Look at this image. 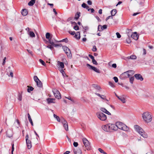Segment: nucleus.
<instances>
[{
	"mask_svg": "<svg viewBox=\"0 0 154 154\" xmlns=\"http://www.w3.org/2000/svg\"><path fill=\"white\" fill-rule=\"evenodd\" d=\"M142 118L146 122L149 123L152 120V117L151 113L148 112H144L142 114Z\"/></svg>",
	"mask_w": 154,
	"mask_h": 154,
	"instance_id": "obj_1",
	"label": "nucleus"
},
{
	"mask_svg": "<svg viewBox=\"0 0 154 154\" xmlns=\"http://www.w3.org/2000/svg\"><path fill=\"white\" fill-rule=\"evenodd\" d=\"M134 128L144 138L147 137V135L145 134V132L143 129L137 125H134Z\"/></svg>",
	"mask_w": 154,
	"mask_h": 154,
	"instance_id": "obj_2",
	"label": "nucleus"
},
{
	"mask_svg": "<svg viewBox=\"0 0 154 154\" xmlns=\"http://www.w3.org/2000/svg\"><path fill=\"white\" fill-rule=\"evenodd\" d=\"M96 115L98 118L101 121H104L107 119L106 116L101 112H97Z\"/></svg>",
	"mask_w": 154,
	"mask_h": 154,
	"instance_id": "obj_3",
	"label": "nucleus"
},
{
	"mask_svg": "<svg viewBox=\"0 0 154 154\" xmlns=\"http://www.w3.org/2000/svg\"><path fill=\"white\" fill-rule=\"evenodd\" d=\"M62 48L67 57L69 58H71L72 57V54L69 49L66 46H63Z\"/></svg>",
	"mask_w": 154,
	"mask_h": 154,
	"instance_id": "obj_4",
	"label": "nucleus"
},
{
	"mask_svg": "<svg viewBox=\"0 0 154 154\" xmlns=\"http://www.w3.org/2000/svg\"><path fill=\"white\" fill-rule=\"evenodd\" d=\"M83 143L87 150L90 149V146L88 140L85 138H82Z\"/></svg>",
	"mask_w": 154,
	"mask_h": 154,
	"instance_id": "obj_5",
	"label": "nucleus"
},
{
	"mask_svg": "<svg viewBox=\"0 0 154 154\" xmlns=\"http://www.w3.org/2000/svg\"><path fill=\"white\" fill-rule=\"evenodd\" d=\"M26 141L28 149H30L32 147L31 142L29 139V137L28 134L26 136Z\"/></svg>",
	"mask_w": 154,
	"mask_h": 154,
	"instance_id": "obj_6",
	"label": "nucleus"
},
{
	"mask_svg": "<svg viewBox=\"0 0 154 154\" xmlns=\"http://www.w3.org/2000/svg\"><path fill=\"white\" fill-rule=\"evenodd\" d=\"M61 122L62 123L63 125V127L65 128V129L67 131H68V126L67 122L66 121L65 119L63 118L61 119Z\"/></svg>",
	"mask_w": 154,
	"mask_h": 154,
	"instance_id": "obj_7",
	"label": "nucleus"
},
{
	"mask_svg": "<svg viewBox=\"0 0 154 154\" xmlns=\"http://www.w3.org/2000/svg\"><path fill=\"white\" fill-rule=\"evenodd\" d=\"M55 97L58 99L61 98V95L60 92L57 90H55L53 91Z\"/></svg>",
	"mask_w": 154,
	"mask_h": 154,
	"instance_id": "obj_8",
	"label": "nucleus"
},
{
	"mask_svg": "<svg viewBox=\"0 0 154 154\" xmlns=\"http://www.w3.org/2000/svg\"><path fill=\"white\" fill-rule=\"evenodd\" d=\"M86 66L88 67L90 69H91L97 73H100V71L99 69L88 63H87Z\"/></svg>",
	"mask_w": 154,
	"mask_h": 154,
	"instance_id": "obj_9",
	"label": "nucleus"
},
{
	"mask_svg": "<svg viewBox=\"0 0 154 154\" xmlns=\"http://www.w3.org/2000/svg\"><path fill=\"white\" fill-rule=\"evenodd\" d=\"M129 75L128 74L127 71L121 74L120 75L119 78L122 80H124L126 78L129 77Z\"/></svg>",
	"mask_w": 154,
	"mask_h": 154,
	"instance_id": "obj_10",
	"label": "nucleus"
},
{
	"mask_svg": "<svg viewBox=\"0 0 154 154\" xmlns=\"http://www.w3.org/2000/svg\"><path fill=\"white\" fill-rule=\"evenodd\" d=\"M107 28V26L106 25H104L102 26L100 25H98V30L99 31L101 32L104 29H106Z\"/></svg>",
	"mask_w": 154,
	"mask_h": 154,
	"instance_id": "obj_11",
	"label": "nucleus"
},
{
	"mask_svg": "<svg viewBox=\"0 0 154 154\" xmlns=\"http://www.w3.org/2000/svg\"><path fill=\"white\" fill-rule=\"evenodd\" d=\"M134 76L137 80H140L142 81L143 80V78L142 75L140 74H136L134 75Z\"/></svg>",
	"mask_w": 154,
	"mask_h": 154,
	"instance_id": "obj_12",
	"label": "nucleus"
},
{
	"mask_svg": "<svg viewBox=\"0 0 154 154\" xmlns=\"http://www.w3.org/2000/svg\"><path fill=\"white\" fill-rule=\"evenodd\" d=\"M131 37L135 40H137L138 38L139 35L136 32H134L131 35Z\"/></svg>",
	"mask_w": 154,
	"mask_h": 154,
	"instance_id": "obj_13",
	"label": "nucleus"
},
{
	"mask_svg": "<svg viewBox=\"0 0 154 154\" xmlns=\"http://www.w3.org/2000/svg\"><path fill=\"white\" fill-rule=\"evenodd\" d=\"M6 135L7 137H12L13 135V132L10 129L8 130L6 132Z\"/></svg>",
	"mask_w": 154,
	"mask_h": 154,
	"instance_id": "obj_14",
	"label": "nucleus"
},
{
	"mask_svg": "<svg viewBox=\"0 0 154 154\" xmlns=\"http://www.w3.org/2000/svg\"><path fill=\"white\" fill-rule=\"evenodd\" d=\"M123 123L120 122H117L116 123V128H118L120 129H121Z\"/></svg>",
	"mask_w": 154,
	"mask_h": 154,
	"instance_id": "obj_15",
	"label": "nucleus"
},
{
	"mask_svg": "<svg viewBox=\"0 0 154 154\" xmlns=\"http://www.w3.org/2000/svg\"><path fill=\"white\" fill-rule=\"evenodd\" d=\"M115 93V95L118 98L119 100H120L123 103H125L126 102L125 99L123 97H119V96L116 93Z\"/></svg>",
	"mask_w": 154,
	"mask_h": 154,
	"instance_id": "obj_16",
	"label": "nucleus"
},
{
	"mask_svg": "<svg viewBox=\"0 0 154 154\" xmlns=\"http://www.w3.org/2000/svg\"><path fill=\"white\" fill-rule=\"evenodd\" d=\"M55 100V98H48L46 100L48 104L51 103H55V102L54 101Z\"/></svg>",
	"mask_w": 154,
	"mask_h": 154,
	"instance_id": "obj_17",
	"label": "nucleus"
},
{
	"mask_svg": "<svg viewBox=\"0 0 154 154\" xmlns=\"http://www.w3.org/2000/svg\"><path fill=\"white\" fill-rule=\"evenodd\" d=\"M100 110L102 112L108 115H111V113L107 111L105 108H101L100 109Z\"/></svg>",
	"mask_w": 154,
	"mask_h": 154,
	"instance_id": "obj_18",
	"label": "nucleus"
},
{
	"mask_svg": "<svg viewBox=\"0 0 154 154\" xmlns=\"http://www.w3.org/2000/svg\"><path fill=\"white\" fill-rule=\"evenodd\" d=\"M95 94L98 96L100 97L102 99L107 101H108V100L106 99V96L103 95H101L100 94L97 93H95Z\"/></svg>",
	"mask_w": 154,
	"mask_h": 154,
	"instance_id": "obj_19",
	"label": "nucleus"
},
{
	"mask_svg": "<svg viewBox=\"0 0 154 154\" xmlns=\"http://www.w3.org/2000/svg\"><path fill=\"white\" fill-rule=\"evenodd\" d=\"M121 130L125 131H128L129 130V128L125 124L123 123Z\"/></svg>",
	"mask_w": 154,
	"mask_h": 154,
	"instance_id": "obj_20",
	"label": "nucleus"
},
{
	"mask_svg": "<svg viewBox=\"0 0 154 154\" xmlns=\"http://www.w3.org/2000/svg\"><path fill=\"white\" fill-rule=\"evenodd\" d=\"M21 13L22 14L23 16L26 15L28 14L27 10L26 9H23L21 12Z\"/></svg>",
	"mask_w": 154,
	"mask_h": 154,
	"instance_id": "obj_21",
	"label": "nucleus"
},
{
	"mask_svg": "<svg viewBox=\"0 0 154 154\" xmlns=\"http://www.w3.org/2000/svg\"><path fill=\"white\" fill-rule=\"evenodd\" d=\"M75 19L76 20H77V12L75 13L74 18H73V17H70L68 18L67 19V21H69L72 20H74Z\"/></svg>",
	"mask_w": 154,
	"mask_h": 154,
	"instance_id": "obj_22",
	"label": "nucleus"
},
{
	"mask_svg": "<svg viewBox=\"0 0 154 154\" xmlns=\"http://www.w3.org/2000/svg\"><path fill=\"white\" fill-rule=\"evenodd\" d=\"M68 32L71 35H75L74 36V37L76 39H77V34H75V32L74 31H69Z\"/></svg>",
	"mask_w": 154,
	"mask_h": 154,
	"instance_id": "obj_23",
	"label": "nucleus"
},
{
	"mask_svg": "<svg viewBox=\"0 0 154 154\" xmlns=\"http://www.w3.org/2000/svg\"><path fill=\"white\" fill-rule=\"evenodd\" d=\"M70 23L72 24V26H73L74 29L75 30H77V24L75 22L71 21Z\"/></svg>",
	"mask_w": 154,
	"mask_h": 154,
	"instance_id": "obj_24",
	"label": "nucleus"
},
{
	"mask_svg": "<svg viewBox=\"0 0 154 154\" xmlns=\"http://www.w3.org/2000/svg\"><path fill=\"white\" fill-rule=\"evenodd\" d=\"M127 72H128V74L129 76V77L131 76L132 75L135 73V72L133 70H130L127 71Z\"/></svg>",
	"mask_w": 154,
	"mask_h": 154,
	"instance_id": "obj_25",
	"label": "nucleus"
},
{
	"mask_svg": "<svg viewBox=\"0 0 154 154\" xmlns=\"http://www.w3.org/2000/svg\"><path fill=\"white\" fill-rule=\"evenodd\" d=\"M52 35H51L49 32H47L45 35L46 38L48 40L50 39V38H52Z\"/></svg>",
	"mask_w": 154,
	"mask_h": 154,
	"instance_id": "obj_26",
	"label": "nucleus"
},
{
	"mask_svg": "<svg viewBox=\"0 0 154 154\" xmlns=\"http://www.w3.org/2000/svg\"><path fill=\"white\" fill-rule=\"evenodd\" d=\"M108 125H103L102 126V128L105 131L108 132Z\"/></svg>",
	"mask_w": 154,
	"mask_h": 154,
	"instance_id": "obj_27",
	"label": "nucleus"
},
{
	"mask_svg": "<svg viewBox=\"0 0 154 154\" xmlns=\"http://www.w3.org/2000/svg\"><path fill=\"white\" fill-rule=\"evenodd\" d=\"M57 63L59 66L61 68V69L64 68V64L63 62L58 61Z\"/></svg>",
	"mask_w": 154,
	"mask_h": 154,
	"instance_id": "obj_28",
	"label": "nucleus"
},
{
	"mask_svg": "<svg viewBox=\"0 0 154 154\" xmlns=\"http://www.w3.org/2000/svg\"><path fill=\"white\" fill-rule=\"evenodd\" d=\"M36 0H31L28 3V5L29 6H32L35 3V1Z\"/></svg>",
	"mask_w": 154,
	"mask_h": 154,
	"instance_id": "obj_29",
	"label": "nucleus"
},
{
	"mask_svg": "<svg viewBox=\"0 0 154 154\" xmlns=\"http://www.w3.org/2000/svg\"><path fill=\"white\" fill-rule=\"evenodd\" d=\"M37 86L39 88H41L42 87V84L40 80L36 82Z\"/></svg>",
	"mask_w": 154,
	"mask_h": 154,
	"instance_id": "obj_30",
	"label": "nucleus"
},
{
	"mask_svg": "<svg viewBox=\"0 0 154 154\" xmlns=\"http://www.w3.org/2000/svg\"><path fill=\"white\" fill-rule=\"evenodd\" d=\"M55 41L57 42H65V43H67L68 42V40L67 38H66L64 39H63L61 40L58 41H56V40H54Z\"/></svg>",
	"mask_w": 154,
	"mask_h": 154,
	"instance_id": "obj_31",
	"label": "nucleus"
},
{
	"mask_svg": "<svg viewBox=\"0 0 154 154\" xmlns=\"http://www.w3.org/2000/svg\"><path fill=\"white\" fill-rule=\"evenodd\" d=\"M117 12V10L116 9H113L111 10V15L112 16H113L115 15Z\"/></svg>",
	"mask_w": 154,
	"mask_h": 154,
	"instance_id": "obj_32",
	"label": "nucleus"
},
{
	"mask_svg": "<svg viewBox=\"0 0 154 154\" xmlns=\"http://www.w3.org/2000/svg\"><path fill=\"white\" fill-rule=\"evenodd\" d=\"M28 117L29 120V122L30 123L31 125L32 126H33V122H32V119L31 118L30 116L29 113H28Z\"/></svg>",
	"mask_w": 154,
	"mask_h": 154,
	"instance_id": "obj_33",
	"label": "nucleus"
},
{
	"mask_svg": "<svg viewBox=\"0 0 154 154\" xmlns=\"http://www.w3.org/2000/svg\"><path fill=\"white\" fill-rule=\"evenodd\" d=\"M127 58L128 59H136L137 58V57L135 55H132L128 57Z\"/></svg>",
	"mask_w": 154,
	"mask_h": 154,
	"instance_id": "obj_34",
	"label": "nucleus"
},
{
	"mask_svg": "<svg viewBox=\"0 0 154 154\" xmlns=\"http://www.w3.org/2000/svg\"><path fill=\"white\" fill-rule=\"evenodd\" d=\"M28 34L31 37H35V35L33 32L32 31H30L29 32Z\"/></svg>",
	"mask_w": 154,
	"mask_h": 154,
	"instance_id": "obj_35",
	"label": "nucleus"
},
{
	"mask_svg": "<svg viewBox=\"0 0 154 154\" xmlns=\"http://www.w3.org/2000/svg\"><path fill=\"white\" fill-rule=\"evenodd\" d=\"M27 87L28 88L27 89V92L29 93H30L31 91H33L34 88L32 86H28Z\"/></svg>",
	"mask_w": 154,
	"mask_h": 154,
	"instance_id": "obj_36",
	"label": "nucleus"
},
{
	"mask_svg": "<svg viewBox=\"0 0 154 154\" xmlns=\"http://www.w3.org/2000/svg\"><path fill=\"white\" fill-rule=\"evenodd\" d=\"M54 118L56 119L58 122H60V121H61V119H60V117L58 116H57L55 114H54Z\"/></svg>",
	"mask_w": 154,
	"mask_h": 154,
	"instance_id": "obj_37",
	"label": "nucleus"
},
{
	"mask_svg": "<svg viewBox=\"0 0 154 154\" xmlns=\"http://www.w3.org/2000/svg\"><path fill=\"white\" fill-rule=\"evenodd\" d=\"M82 7L85 8L87 9L89 8V7L85 3H83L82 5Z\"/></svg>",
	"mask_w": 154,
	"mask_h": 154,
	"instance_id": "obj_38",
	"label": "nucleus"
},
{
	"mask_svg": "<svg viewBox=\"0 0 154 154\" xmlns=\"http://www.w3.org/2000/svg\"><path fill=\"white\" fill-rule=\"evenodd\" d=\"M107 125H108V132L109 131H110V130H111V128H112V127L111 126H114V125L113 124H107Z\"/></svg>",
	"mask_w": 154,
	"mask_h": 154,
	"instance_id": "obj_39",
	"label": "nucleus"
},
{
	"mask_svg": "<svg viewBox=\"0 0 154 154\" xmlns=\"http://www.w3.org/2000/svg\"><path fill=\"white\" fill-rule=\"evenodd\" d=\"M22 94L20 93H19L18 94V99L19 101H21L22 100Z\"/></svg>",
	"mask_w": 154,
	"mask_h": 154,
	"instance_id": "obj_40",
	"label": "nucleus"
},
{
	"mask_svg": "<svg viewBox=\"0 0 154 154\" xmlns=\"http://www.w3.org/2000/svg\"><path fill=\"white\" fill-rule=\"evenodd\" d=\"M134 76L131 77L129 78V81L131 84H132L133 83V82L134 80Z\"/></svg>",
	"mask_w": 154,
	"mask_h": 154,
	"instance_id": "obj_41",
	"label": "nucleus"
},
{
	"mask_svg": "<svg viewBox=\"0 0 154 154\" xmlns=\"http://www.w3.org/2000/svg\"><path fill=\"white\" fill-rule=\"evenodd\" d=\"M60 72L62 73V75L63 77H65V76H67L65 72L63 70V69H60Z\"/></svg>",
	"mask_w": 154,
	"mask_h": 154,
	"instance_id": "obj_42",
	"label": "nucleus"
},
{
	"mask_svg": "<svg viewBox=\"0 0 154 154\" xmlns=\"http://www.w3.org/2000/svg\"><path fill=\"white\" fill-rule=\"evenodd\" d=\"M33 78L35 81L36 82H38V81H39L40 80L38 78V77L36 75L34 76Z\"/></svg>",
	"mask_w": 154,
	"mask_h": 154,
	"instance_id": "obj_43",
	"label": "nucleus"
},
{
	"mask_svg": "<svg viewBox=\"0 0 154 154\" xmlns=\"http://www.w3.org/2000/svg\"><path fill=\"white\" fill-rule=\"evenodd\" d=\"M40 62L43 66H45L46 64L44 61L41 59H40L39 60Z\"/></svg>",
	"mask_w": 154,
	"mask_h": 154,
	"instance_id": "obj_44",
	"label": "nucleus"
},
{
	"mask_svg": "<svg viewBox=\"0 0 154 154\" xmlns=\"http://www.w3.org/2000/svg\"><path fill=\"white\" fill-rule=\"evenodd\" d=\"M126 42L128 43H130L131 41V38L128 36V38L126 39Z\"/></svg>",
	"mask_w": 154,
	"mask_h": 154,
	"instance_id": "obj_45",
	"label": "nucleus"
},
{
	"mask_svg": "<svg viewBox=\"0 0 154 154\" xmlns=\"http://www.w3.org/2000/svg\"><path fill=\"white\" fill-rule=\"evenodd\" d=\"M97 48L95 45H93L92 50L94 52H96L97 51Z\"/></svg>",
	"mask_w": 154,
	"mask_h": 154,
	"instance_id": "obj_46",
	"label": "nucleus"
},
{
	"mask_svg": "<svg viewBox=\"0 0 154 154\" xmlns=\"http://www.w3.org/2000/svg\"><path fill=\"white\" fill-rule=\"evenodd\" d=\"M78 135H79L78 136L79 137V138H80L81 139H82V138H84V136L82 134L79 133H78Z\"/></svg>",
	"mask_w": 154,
	"mask_h": 154,
	"instance_id": "obj_47",
	"label": "nucleus"
},
{
	"mask_svg": "<svg viewBox=\"0 0 154 154\" xmlns=\"http://www.w3.org/2000/svg\"><path fill=\"white\" fill-rule=\"evenodd\" d=\"M109 84L110 86L112 88H114L115 87V86L114 85L113 83L111 82H109Z\"/></svg>",
	"mask_w": 154,
	"mask_h": 154,
	"instance_id": "obj_48",
	"label": "nucleus"
},
{
	"mask_svg": "<svg viewBox=\"0 0 154 154\" xmlns=\"http://www.w3.org/2000/svg\"><path fill=\"white\" fill-rule=\"evenodd\" d=\"M48 42L51 44L52 45H53L54 44V43L53 42V40H51V39L50 38V39L48 40Z\"/></svg>",
	"mask_w": 154,
	"mask_h": 154,
	"instance_id": "obj_49",
	"label": "nucleus"
},
{
	"mask_svg": "<svg viewBox=\"0 0 154 154\" xmlns=\"http://www.w3.org/2000/svg\"><path fill=\"white\" fill-rule=\"evenodd\" d=\"M12 151H11V153L12 154H13V152L14 150V143H12Z\"/></svg>",
	"mask_w": 154,
	"mask_h": 154,
	"instance_id": "obj_50",
	"label": "nucleus"
},
{
	"mask_svg": "<svg viewBox=\"0 0 154 154\" xmlns=\"http://www.w3.org/2000/svg\"><path fill=\"white\" fill-rule=\"evenodd\" d=\"M116 35L117 38H120L121 37V35L118 32H116Z\"/></svg>",
	"mask_w": 154,
	"mask_h": 154,
	"instance_id": "obj_51",
	"label": "nucleus"
},
{
	"mask_svg": "<svg viewBox=\"0 0 154 154\" xmlns=\"http://www.w3.org/2000/svg\"><path fill=\"white\" fill-rule=\"evenodd\" d=\"M113 79L114 80V81L115 82L117 83L118 82V79L117 77L116 76H115L113 78Z\"/></svg>",
	"mask_w": 154,
	"mask_h": 154,
	"instance_id": "obj_52",
	"label": "nucleus"
},
{
	"mask_svg": "<svg viewBox=\"0 0 154 154\" xmlns=\"http://www.w3.org/2000/svg\"><path fill=\"white\" fill-rule=\"evenodd\" d=\"M52 46V45H49L47 46V47L52 50L54 49V47Z\"/></svg>",
	"mask_w": 154,
	"mask_h": 154,
	"instance_id": "obj_53",
	"label": "nucleus"
},
{
	"mask_svg": "<svg viewBox=\"0 0 154 154\" xmlns=\"http://www.w3.org/2000/svg\"><path fill=\"white\" fill-rule=\"evenodd\" d=\"M98 86L96 84H94L92 85V86L96 89L97 88Z\"/></svg>",
	"mask_w": 154,
	"mask_h": 154,
	"instance_id": "obj_54",
	"label": "nucleus"
},
{
	"mask_svg": "<svg viewBox=\"0 0 154 154\" xmlns=\"http://www.w3.org/2000/svg\"><path fill=\"white\" fill-rule=\"evenodd\" d=\"M92 62L94 64L97 65L98 64L97 62L94 59L92 60Z\"/></svg>",
	"mask_w": 154,
	"mask_h": 154,
	"instance_id": "obj_55",
	"label": "nucleus"
},
{
	"mask_svg": "<svg viewBox=\"0 0 154 154\" xmlns=\"http://www.w3.org/2000/svg\"><path fill=\"white\" fill-rule=\"evenodd\" d=\"M112 15H111V16H108V17H107L106 19V21H107L109 18L112 19Z\"/></svg>",
	"mask_w": 154,
	"mask_h": 154,
	"instance_id": "obj_56",
	"label": "nucleus"
},
{
	"mask_svg": "<svg viewBox=\"0 0 154 154\" xmlns=\"http://www.w3.org/2000/svg\"><path fill=\"white\" fill-rule=\"evenodd\" d=\"M88 56L92 59V60L94 59V57L91 54H89L88 55Z\"/></svg>",
	"mask_w": 154,
	"mask_h": 154,
	"instance_id": "obj_57",
	"label": "nucleus"
},
{
	"mask_svg": "<svg viewBox=\"0 0 154 154\" xmlns=\"http://www.w3.org/2000/svg\"><path fill=\"white\" fill-rule=\"evenodd\" d=\"M82 152L80 149H78V154H82Z\"/></svg>",
	"mask_w": 154,
	"mask_h": 154,
	"instance_id": "obj_58",
	"label": "nucleus"
},
{
	"mask_svg": "<svg viewBox=\"0 0 154 154\" xmlns=\"http://www.w3.org/2000/svg\"><path fill=\"white\" fill-rule=\"evenodd\" d=\"M87 3L89 5H91L92 4V2L90 0H88L87 1Z\"/></svg>",
	"mask_w": 154,
	"mask_h": 154,
	"instance_id": "obj_59",
	"label": "nucleus"
},
{
	"mask_svg": "<svg viewBox=\"0 0 154 154\" xmlns=\"http://www.w3.org/2000/svg\"><path fill=\"white\" fill-rule=\"evenodd\" d=\"M73 152L74 154H77V151L76 149L73 148Z\"/></svg>",
	"mask_w": 154,
	"mask_h": 154,
	"instance_id": "obj_60",
	"label": "nucleus"
},
{
	"mask_svg": "<svg viewBox=\"0 0 154 154\" xmlns=\"http://www.w3.org/2000/svg\"><path fill=\"white\" fill-rule=\"evenodd\" d=\"M53 46L55 47H60V45L59 44H54Z\"/></svg>",
	"mask_w": 154,
	"mask_h": 154,
	"instance_id": "obj_61",
	"label": "nucleus"
},
{
	"mask_svg": "<svg viewBox=\"0 0 154 154\" xmlns=\"http://www.w3.org/2000/svg\"><path fill=\"white\" fill-rule=\"evenodd\" d=\"M112 128H111V130H114L116 131V129L114 128H116V125L115 126L114 125V126H111Z\"/></svg>",
	"mask_w": 154,
	"mask_h": 154,
	"instance_id": "obj_62",
	"label": "nucleus"
},
{
	"mask_svg": "<svg viewBox=\"0 0 154 154\" xmlns=\"http://www.w3.org/2000/svg\"><path fill=\"white\" fill-rule=\"evenodd\" d=\"M112 67L114 68H116L117 67V65L116 64L113 63V64H112Z\"/></svg>",
	"mask_w": 154,
	"mask_h": 154,
	"instance_id": "obj_63",
	"label": "nucleus"
},
{
	"mask_svg": "<svg viewBox=\"0 0 154 154\" xmlns=\"http://www.w3.org/2000/svg\"><path fill=\"white\" fill-rule=\"evenodd\" d=\"M98 150L100 152H101V153H103L104 151L101 148H99Z\"/></svg>",
	"mask_w": 154,
	"mask_h": 154,
	"instance_id": "obj_64",
	"label": "nucleus"
}]
</instances>
